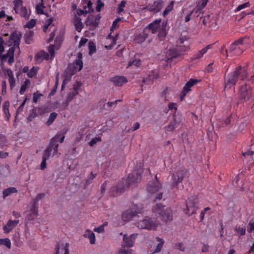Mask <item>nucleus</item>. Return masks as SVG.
<instances>
[{
    "label": "nucleus",
    "mask_w": 254,
    "mask_h": 254,
    "mask_svg": "<svg viewBox=\"0 0 254 254\" xmlns=\"http://www.w3.org/2000/svg\"><path fill=\"white\" fill-rule=\"evenodd\" d=\"M87 7L88 8V10L87 11L89 13L93 12L94 11V9L92 8V3L91 0H88L87 5L84 6L83 8L86 9Z\"/></svg>",
    "instance_id": "nucleus-52"
},
{
    "label": "nucleus",
    "mask_w": 254,
    "mask_h": 254,
    "mask_svg": "<svg viewBox=\"0 0 254 254\" xmlns=\"http://www.w3.org/2000/svg\"><path fill=\"white\" fill-rule=\"evenodd\" d=\"M10 173V170L8 165H6L1 168V175L6 177L9 175Z\"/></svg>",
    "instance_id": "nucleus-34"
},
{
    "label": "nucleus",
    "mask_w": 254,
    "mask_h": 254,
    "mask_svg": "<svg viewBox=\"0 0 254 254\" xmlns=\"http://www.w3.org/2000/svg\"><path fill=\"white\" fill-rule=\"evenodd\" d=\"M236 231L240 234L241 236H243L245 234L246 229L244 228H236Z\"/></svg>",
    "instance_id": "nucleus-64"
},
{
    "label": "nucleus",
    "mask_w": 254,
    "mask_h": 254,
    "mask_svg": "<svg viewBox=\"0 0 254 254\" xmlns=\"http://www.w3.org/2000/svg\"><path fill=\"white\" fill-rule=\"evenodd\" d=\"M173 4H174V1H172L170 2V4L169 5H168L167 7L164 10L163 13V15L164 16H165L166 15H167L168 14V13L173 9Z\"/></svg>",
    "instance_id": "nucleus-42"
},
{
    "label": "nucleus",
    "mask_w": 254,
    "mask_h": 254,
    "mask_svg": "<svg viewBox=\"0 0 254 254\" xmlns=\"http://www.w3.org/2000/svg\"><path fill=\"white\" fill-rule=\"evenodd\" d=\"M76 12H77V14L78 15H81L82 14H83L84 16H85L86 14H87L88 13H89L88 12L87 10H86V9H77V10H76Z\"/></svg>",
    "instance_id": "nucleus-63"
},
{
    "label": "nucleus",
    "mask_w": 254,
    "mask_h": 254,
    "mask_svg": "<svg viewBox=\"0 0 254 254\" xmlns=\"http://www.w3.org/2000/svg\"><path fill=\"white\" fill-rule=\"evenodd\" d=\"M210 16L209 14H207L203 17H200V19H202V22L204 25H206L207 22H210Z\"/></svg>",
    "instance_id": "nucleus-56"
},
{
    "label": "nucleus",
    "mask_w": 254,
    "mask_h": 254,
    "mask_svg": "<svg viewBox=\"0 0 254 254\" xmlns=\"http://www.w3.org/2000/svg\"><path fill=\"white\" fill-rule=\"evenodd\" d=\"M182 122V116L181 114H180L178 112H175V113L174 114L173 116V120L171 122V124H173V125L178 127L180 125V124Z\"/></svg>",
    "instance_id": "nucleus-23"
},
{
    "label": "nucleus",
    "mask_w": 254,
    "mask_h": 254,
    "mask_svg": "<svg viewBox=\"0 0 254 254\" xmlns=\"http://www.w3.org/2000/svg\"><path fill=\"white\" fill-rule=\"evenodd\" d=\"M254 230V219H252L247 226V231L251 233Z\"/></svg>",
    "instance_id": "nucleus-46"
},
{
    "label": "nucleus",
    "mask_w": 254,
    "mask_h": 254,
    "mask_svg": "<svg viewBox=\"0 0 254 254\" xmlns=\"http://www.w3.org/2000/svg\"><path fill=\"white\" fill-rule=\"evenodd\" d=\"M48 52L51 54V59L52 60L55 56V45H51L48 48Z\"/></svg>",
    "instance_id": "nucleus-48"
},
{
    "label": "nucleus",
    "mask_w": 254,
    "mask_h": 254,
    "mask_svg": "<svg viewBox=\"0 0 254 254\" xmlns=\"http://www.w3.org/2000/svg\"><path fill=\"white\" fill-rule=\"evenodd\" d=\"M147 38V34L145 33L139 34L136 36L135 40L137 43H141L144 41Z\"/></svg>",
    "instance_id": "nucleus-32"
},
{
    "label": "nucleus",
    "mask_w": 254,
    "mask_h": 254,
    "mask_svg": "<svg viewBox=\"0 0 254 254\" xmlns=\"http://www.w3.org/2000/svg\"><path fill=\"white\" fill-rule=\"evenodd\" d=\"M250 4L249 2H245L242 4L239 5L237 7V8L236 9V11H240V10H242V9H244L246 7H248L250 6Z\"/></svg>",
    "instance_id": "nucleus-51"
},
{
    "label": "nucleus",
    "mask_w": 254,
    "mask_h": 254,
    "mask_svg": "<svg viewBox=\"0 0 254 254\" xmlns=\"http://www.w3.org/2000/svg\"><path fill=\"white\" fill-rule=\"evenodd\" d=\"M1 245L5 246L7 249H11V242L9 239H1Z\"/></svg>",
    "instance_id": "nucleus-39"
},
{
    "label": "nucleus",
    "mask_w": 254,
    "mask_h": 254,
    "mask_svg": "<svg viewBox=\"0 0 254 254\" xmlns=\"http://www.w3.org/2000/svg\"><path fill=\"white\" fill-rule=\"evenodd\" d=\"M112 81L116 86L119 87L122 86L127 81V78L123 76H115L112 78Z\"/></svg>",
    "instance_id": "nucleus-21"
},
{
    "label": "nucleus",
    "mask_w": 254,
    "mask_h": 254,
    "mask_svg": "<svg viewBox=\"0 0 254 254\" xmlns=\"http://www.w3.org/2000/svg\"><path fill=\"white\" fill-rule=\"evenodd\" d=\"M198 208L197 198L195 196L190 197L186 201V209H185L186 213L189 216L192 215L196 213Z\"/></svg>",
    "instance_id": "nucleus-5"
},
{
    "label": "nucleus",
    "mask_w": 254,
    "mask_h": 254,
    "mask_svg": "<svg viewBox=\"0 0 254 254\" xmlns=\"http://www.w3.org/2000/svg\"><path fill=\"white\" fill-rule=\"evenodd\" d=\"M74 90L69 92L66 99L67 103H69L72 101L73 98L78 94L77 89L74 88Z\"/></svg>",
    "instance_id": "nucleus-33"
},
{
    "label": "nucleus",
    "mask_w": 254,
    "mask_h": 254,
    "mask_svg": "<svg viewBox=\"0 0 254 254\" xmlns=\"http://www.w3.org/2000/svg\"><path fill=\"white\" fill-rule=\"evenodd\" d=\"M18 220H11L9 219L7 224L3 227V230L5 233H9L13 228L15 227L19 223Z\"/></svg>",
    "instance_id": "nucleus-18"
},
{
    "label": "nucleus",
    "mask_w": 254,
    "mask_h": 254,
    "mask_svg": "<svg viewBox=\"0 0 254 254\" xmlns=\"http://www.w3.org/2000/svg\"><path fill=\"white\" fill-rule=\"evenodd\" d=\"M76 69L75 66L73 64L69 65L66 69L65 70L64 74L65 75V78L63 81L62 85V90H64L65 88L66 84L68 82L70 79L71 76L74 74V70Z\"/></svg>",
    "instance_id": "nucleus-12"
},
{
    "label": "nucleus",
    "mask_w": 254,
    "mask_h": 254,
    "mask_svg": "<svg viewBox=\"0 0 254 254\" xmlns=\"http://www.w3.org/2000/svg\"><path fill=\"white\" fill-rule=\"evenodd\" d=\"M186 174V170L183 169H179L174 172L172 176V185L174 187H177L179 183L182 182Z\"/></svg>",
    "instance_id": "nucleus-10"
},
{
    "label": "nucleus",
    "mask_w": 254,
    "mask_h": 254,
    "mask_svg": "<svg viewBox=\"0 0 254 254\" xmlns=\"http://www.w3.org/2000/svg\"><path fill=\"white\" fill-rule=\"evenodd\" d=\"M37 73V70L33 67L29 72L27 73V75L29 78H32L36 75Z\"/></svg>",
    "instance_id": "nucleus-49"
},
{
    "label": "nucleus",
    "mask_w": 254,
    "mask_h": 254,
    "mask_svg": "<svg viewBox=\"0 0 254 254\" xmlns=\"http://www.w3.org/2000/svg\"><path fill=\"white\" fill-rule=\"evenodd\" d=\"M19 14L20 16L25 18L26 19H28L29 17V15L27 14V10L25 6H21L20 9Z\"/></svg>",
    "instance_id": "nucleus-38"
},
{
    "label": "nucleus",
    "mask_w": 254,
    "mask_h": 254,
    "mask_svg": "<svg viewBox=\"0 0 254 254\" xmlns=\"http://www.w3.org/2000/svg\"><path fill=\"white\" fill-rule=\"evenodd\" d=\"M175 248L182 252H184L186 249L185 247L183 245L182 243H178L176 244L175 245Z\"/></svg>",
    "instance_id": "nucleus-50"
},
{
    "label": "nucleus",
    "mask_w": 254,
    "mask_h": 254,
    "mask_svg": "<svg viewBox=\"0 0 254 254\" xmlns=\"http://www.w3.org/2000/svg\"><path fill=\"white\" fill-rule=\"evenodd\" d=\"M252 87L245 84L241 86L239 90V96L241 101L247 102L252 97Z\"/></svg>",
    "instance_id": "nucleus-6"
},
{
    "label": "nucleus",
    "mask_w": 254,
    "mask_h": 254,
    "mask_svg": "<svg viewBox=\"0 0 254 254\" xmlns=\"http://www.w3.org/2000/svg\"><path fill=\"white\" fill-rule=\"evenodd\" d=\"M100 140L101 138L100 137H95L94 138L92 139L88 143V144L90 146H93L94 144H95L97 143V141Z\"/></svg>",
    "instance_id": "nucleus-62"
},
{
    "label": "nucleus",
    "mask_w": 254,
    "mask_h": 254,
    "mask_svg": "<svg viewBox=\"0 0 254 254\" xmlns=\"http://www.w3.org/2000/svg\"><path fill=\"white\" fill-rule=\"evenodd\" d=\"M208 2V0H201V2H199L198 3V5L199 7V8L202 9L204 8Z\"/></svg>",
    "instance_id": "nucleus-61"
},
{
    "label": "nucleus",
    "mask_w": 254,
    "mask_h": 254,
    "mask_svg": "<svg viewBox=\"0 0 254 254\" xmlns=\"http://www.w3.org/2000/svg\"><path fill=\"white\" fill-rule=\"evenodd\" d=\"M161 187L162 185L159 183H157L156 184L152 183L148 185L147 190L149 192L153 193L158 191Z\"/></svg>",
    "instance_id": "nucleus-22"
},
{
    "label": "nucleus",
    "mask_w": 254,
    "mask_h": 254,
    "mask_svg": "<svg viewBox=\"0 0 254 254\" xmlns=\"http://www.w3.org/2000/svg\"><path fill=\"white\" fill-rule=\"evenodd\" d=\"M15 51V48L14 47H10L7 53L1 55V62H3L6 61L8 58V63L9 64H11L14 62V53Z\"/></svg>",
    "instance_id": "nucleus-15"
},
{
    "label": "nucleus",
    "mask_w": 254,
    "mask_h": 254,
    "mask_svg": "<svg viewBox=\"0 0 254 254\" xmlns=\"http://www.w3.org/2000/svg\"><path fill=\"white\" fill-rule=\"evenodd\" d=\"M36 22L35 19H32L27 23L26 26L29 29L32 28L35 25Z\"/></svg>",
    "instance_id": "nucleus-53"
},
{
    "label": "nucleus",
    "mask_w": 254,
    "mask_h": 254,
    "mask_svg": "<svg viewBox=\"0 0 254 254\" xmlns=\"http://www.w3.org/2000/svg\"><path fill=\"white\" fill-rule=\"evenodd\" d=\"M22 0H14V7L13 9L15 10L16 13H18V7L20 6H22Z\"/></svg>",
    "instance_id": "nucleus-40"
},
{
    "label": "nucleus",
    "mask_w": 254,
    "mask_h": 254,
    "mask_svg": "<svg viewBox=\"0 0 254 254\" xmlns=\"http://www.w3.org/2000/svg\"><path fill=\"white\" fill-rule=\"evenodd\" d=\"M9 105V103L8 101L5 102L3 105V111L4 114H5L6 121H8L10 117V115L9 113V109H8Z\"/></svg>",
    "instance_id": "nucleus-28"
},
{
    "label": "nucleus",
    "mask_w": 254,
    "mask_h": 254,
    "mask_svg": "<svg viewBox=\"0 0 254 254\" xmlns=\"http://www.w3.org/2000/svg\"><path fill=\"white\" fill-rule=\"evenodd\" d=\"M96 174H93V172H91L86 180L85 186L89 185L91 183V181L93 180L96 177Z\"/></svg>",
    "instance_id": "nucleus-45"
},
{
    "label": "nucleus",
    "mask_w": 254,
    "mask_h": 254,
    "mask_svg": "<svg viewBox=\"0 0 254 254\" xmlns=\"http://www.w3.org/2000/svg\"><path fill=\"white\" fill-rule=\"evenodd\" d=\"M86 237L89 238L91 244H94L95 242V236L94 233L90 231L87 230L86 233L84 235Z\"/></svg>",
    "instance_id": "nucleus-29"
},
{
    "label": "nucleus",
    "mask_w": 254,
    "mask_h": 254,
    "mask_svg": "<svg viewBox=\"0 0 254 254\" xmlns=\"http://www.w3.org/2000/svg\"><path fill=\"white\" fill-rule=\"evenodd\" d=\"M157 239L158 240V241H161V242H160L157 245L156 249L154 251V253H157L160 252L162 248L163 245L164 243V241L163 240H162V239H160L159 238H157Z\"/></svg>",
    "instance_id": "nucleus-41"
},
{
    "label": "nucleus",
    "mask_w": 254,
    "mask_h": 254,
    "mask_svg": "<svg viewBox=\"0 0 254 254\" xmlns=\"http://www.w3.org/2000/svg\"><path fill=\"white\" fill-rule=\"evenodd\" d=\"M199 81V80L197 79L192 78H190L189 80V81L186 84L185 86L183 87V90L180 94L181 101H183L187 93L190 91V87H192Z\"/></svg>",
    "instance_id": "nucleus-13"
},
{
    "label": "nucleus",
    "mask_w": 254,
    "mask_h": 254,
    "mask_svg": "<svg viewBox=\"0 0 254 254\" xmlns=\"http://www.w3.org/2000/svg\"><path fill=\"white\" fill-rule=\"evenodd\" d=\"M141 210H136L135 206L125 211L122 214V219L125 222H128L138 214H141Z\"/></svg>",
    "instance_id": "nucleus-11"
},
{
    "label": "nucleus",
    "mask_w": 254,
    "mask_h": 254,
    "mask_svg": "<svg viewBox=\"0 0 254 254\" xmlns=\"http://www.w3.org/2000/svg\"><path fill=\"white\" fill-rule=\"evenodd\" d=\"M22 37V34L20 32L15 31L9 37L7 41H5V45L8 46H11L13 44V47H17L19 48L20 39Z\"/></svg>",
    "instance_id": "nucleus-8"
},
{
    "label": "nucleus",
    "mask_w": 254,
    "mask_h": 254,
    "mask_svg": "<svg viewBox=\"0 0 254 254\" xmlns=\"http://www.w3.org/2000/svg\"><path fill=\"white\" fill-rule=\"evenodd\" d=\"M45 196L44 193H39L38 194L36 197L34 199V202L33 204H36V206H38V201L43 198Z\"/></svg>",
    "instance_id": "nucleus-57"
},
{
    "label": "nucleus",
    "mask_w": 254,
    "mask_h": 254,
    "mask_svg": "<svg viewBox=\"0 0 254 254\" xmlns=\"http://www.w3.org/2000/svg\"><path fill=\"white\" fill-rule=\"evenodd\" d=\"M126 3V1L125 0H122L120 4L119 5V6L118 7V10L119 13H120L124 10L123 8L125 6Z\"/></svg>",
    "instance_id": "nucleus-58"
},
{
    "label": "nucleus",
    "mask_w": 254,
    "mask_h": 254,
    "mask_svg": "<svg viewBox=\"0 0 254 254\" xmlns=\"http://www.w3.org/2000/svg\"><path fill=\"white\" fill-rule=\"evenodd\" d=\"M137 226L140 229H146L153 230L157 228V224L152 220V218L146 217L141 220H137Z\"/></svg>",
    "instance_id": "nucleus-7"
},
{
    "label": "nucleus",
    "mask_w": 254,
    "mask_h": 254,
    "mask_svg": "<svg viewBox=\"0 0 254 254\" xmlns=\"http://www.w3.org/2000/svg\"><path fill=\"white\" fill-rule=\"evenodd\" d=\"M104 5V3L101 0H97V6L96 9L97 12H100L101 9V7Z\"/></svg>",
    "instance_id": "nucleus-54"
},
{
    "label": "nucleus",
    "mask_w": 254,
    "mask_h": 254,
    "mask_svg": "<svg viewBox=\"0 0 254 254\" xmlns=\"http://www.w3.org/2000/svg\"><path fill=\"white\" fill-rule=\"evenodd\" d=\"M38 206H36V204H33L26 219L29 221L34 220L38 216Z\"/></svg>",
    "instance_id": "nucleus-19"
},
{
    "label": "nucleus",
    "mask_w": 254,
    "mask_h": 254,
    "mask_svg": "<svg viewBox=\"0 0 254 254\" xmlns=\"http://www.w3.org/2000/svg\"><path fill=\"white\" fill-rule=\"evenodd\" d=\"M181 55L180 52L176 48H171L166 52L167 61H173V60Z\"/></svg>",
    "instance_id": "nucleus-17"
},
{
    "label": "nucleus",
    "mask_w": 254,
    "mask_h": 254,
    "mask_svg": "<svg viewBox=\"0 0 254 254\" xmlns=\"http://www.w3.org/2000/svg\"><path fill=\"white\" fill-rule=\"evenodd\" d=\"M44 51L42 50L35 54V60L37 62L40 63L43 61V57L44 56Z\"/></svg>",
    "instance_id": "nucleus-36"
},
{
    "label": "nucleus",
    "mask_w": 254,
    "mask_h": 254,
    "mask_svg": "<svg viewBox=\"0 0 254 254\" xmlns=\"http://www.w3.org/2000/svg\"><path fill=\"white\" fill-rule=\"evenodd\" d=\"M74 25L77 31L78 32L81 31L83 28V24L81 22V19L78 16H75Z\"/></svg>",
    "instance_id": "nucleus-25"
},
{
    "label": "nucleus",
    "mask_w": 254,
    "mask_h": 254,
    "mask_svg": "<svg viewBox=\"0 0 254 254\" xmlns=\"http://www.w3.org/2000/svg\"><path fill=\"white\" fill-rule=\"evenodd\" d=\"M167 26V22L163 21L162 24L159 26L158 29L157 30V32H158V36L160 38H163L166 36V28Z\"/></svg>",
    "instance_id": "nucleus-24"
},
{
    "label": "nucleus",
    "mask_w": 254,
    "mask_h": 254,
    "mask_svg": "<svg viewBox=\"0 0 254 254\" xmlns=\"http://www.w3.org/2000/svg\"><path fill=\"white\" fill-rule=\"evenodd\" d=\"M152 211L162 221L168 222L173 220V213L171 208L166 207L162 203H157L153 207Z\"/></svg>",
    "instance_id": "nucleus-3"
},
{
    "label": "nucleus",
    "mask_w": 254,
    "mask_h": 254,
    "mask_svg": "<svg viewBox=\"0 0 254 254\" xmlns=\"http://www.w3.org/2000/svg\"><path fill=\"white\" fill-rule=\"evenodd\" d=\"M27 100V98H26L24 99V100L23 101V102L22 103V104L18 108V109H17V111H16V114L20 113V112H21L23 111V107L25 104V103H26Z\"/></svg>",
    "instance_id": "nucleus-55"
},
{
    "label": "nucleus",
    "mask_w": 254,
    "mask_h": 254,
    "mask_svg": "<svg viewBox=\"0 0 254 254\" xmlns=\"http://www.w3.org/2000/svg\"><path fill=\"white\" fill-rule=\"evenodd\" d=\"M30 83V81L28 79H26L24 81L23 84L22 85V86L20 88V89L19 91L20 94L23 95L24 93V92H25V91L26 90L28 85H29Z\"/></svg>",
    "instance_id": "nucleus-35"
},
{
    "label": "nucleus",
    "mask_w": 254,
    "mask_h": 254,
    "mask_svg": "<svg viewBox=\"0 0 254 254\" xmlns=\"http://www.w3.org/2000/svg\"><path fill=\"white\" fill-rule=\"evenodd\" d=\"M86 25H90L96 27L98 25L97 20L94 18V17L92 16L91 18L89 16L87 20L85 21Z\"/></svg>",
    "instance_id": "nucleus-31"
},
{
    "label": "nucleus",
    "mask_w": 254,
    "mask_h": 254,
    "mask_svg": "<svg viewBox=\"0 0 254 254\" xmlns=\"http://www.w3.org/2000/svg\"><path fill=\"white\" fill-rule=\"evenodd\" d=\"M17 190L15 187H10L5 189L2 191L3 197L5 198L12 193H16Z\"/></svg>",
    "instance_id": "nucleus-26"
},
{
    "label": "nucleus",
    "mask_w": 254,
    "mask_h": 254,
    "mask_svg": "<svg viewBox=\"0 0 254 254\" xmlns=\"http://www.w3.org/2000/svg\"><path fill=\"white\" fill-rule=\"evenodd\" d=\"M89 55L91 56L93 53L96 51V48L95 44L92 41H90L88 43Z\"/></svg>",
    "instance_id": "nucleus-30"
},
{
    "label": "nucleus",
    "mask_w": 254,
    "mask_h": 254,
    "mask_svg": "<svg viewBox=\"0 0 254 254\" xmlns=\"http://www.w3.org/2000/svg\"><path fill=\"white\" fill-rule=\"evenodd\" d=\"M141 64V61L139 59H135L132 61H130L128 63V66L134 65L136 66H139Z\"/></svg>",
    "instance_id": "nucleus-47"
},
{
    "label": "nucleus",
    "mask_w": 254,
    "mask_h": 254,
    "mask_svg": "<svg viewBox=\"0 0 254 254\" xmlns=\"http://www.w3.org/2000/svg\"><path fill=\"white\" fill-rule=\"evenodd\" d=\"M36 117V110L35 108L30 111V114L27 118V120L29 122L32 121Z\"/></svg>",
    "instance_id": "nucleus-43"
},
{
    "label": "nucleus",
    "mask_w": 254,
    "mask_h": 254,
    "mask_svg": "<svg viewBox=\"0 0 254 254\" xmlns=\"http://www.w3.org/2000/svg\"><path fill=\"white\" fill-rule=\"evenodd\" d=\"M161 19H156L148 25V29L151 30L152 33H157V30L161 25Z\"/></svg>",
    "instance_id": "nucleus-20"
},
{
    "label": "nucleus",
    "mask_w": 254,
    "mask_h": 254,
    "mask_svg": "<svg viewBox=\"0 0 254 254\" xmlns=\"http://www.w3.org/2000/svg\"><path fill=\"white\" fill-rule=\"evenodd\" d=\"M205 52L203 50V49L200 50L198 51L197 53L195 54L192 58V60H195L200 59L201 57H202L203 55L205 54Z\"/></svg>",
    "instance_id": "nucleus-44"
},
{
    "label": "nucleus",
    "mask_w": 254,
    "mask_h": 254,
    "mask_svg": "<svg viewBox=\"0 0 254 254\" xmlns=\"http://www.w3.org/2000/svg\"><path fill=\"white\" fill-rule=\"evenodd\" d=\"M42 96H43V95L41 93H38V91L34 93L33 97V102L36 103L37 102L39 98Z\"/></svg>",
    "instance_id": "nucleus-59"
},
{
    "label": "nucleus",
    "mask_w": 254,
    "mask_h": 254,
    "mask_svg": "<svg viewBox=\"0 0 254 254\" xmlns=\"http://www.w3.org/2000/svg\"><path fill=\"white\" fill-rule=\"evenodd\" d=\"M64 135L61 133H57L54 137L52 138L50 140V144L48 146L44 151L42 158L45 157L48 160L51 154L52 150H54L53 155L57 154L58 150L59 144L58 141L60 139L59 142L62 143L64 139Z\"/></svg>",
    "instance_id": "nucleus-4"
},
{
    "label": "nucleus",
    "mask_w": 254,
    "mask_h": 254,
    "mask_svg": "<svg viewBox=\"0 0 254 254\" xmlns=\"http://www.w3.org/2000/svg\"><path fill=\"white\" fill-rule=\"evenodd\" d=\"M143 172V165L141 163H137L134 170L128 174L127 179H122L126 187L128 188L131 186L136 185L139 183L141 179V174Z\"/></svg>",
    "instance_id": "nucleus-2"
},
{
    "label": "nucleus",
    "mask_w": 254,
    "mask_h": 254,
    "mask_svg": "<svg viewBox=\"0 0 254 254\" xmlns=\"http://www.w3.org/2000/svg\"><path fill=\"white\" fill-rule=\"evenodd\" d=\"M176 128H177V127H175L173 124L170 123L169 125L165 127V130L167 132H171Z\"/></svg>",
    "instance_id": "nucleus-60"
},
{
    "label": "nucleus",
    "mask_w": 254,
    "mask_h": 254,
    "mask_svg": "<svg viewBox=\"0 0 254 254\" xmlns=\"http://www.w3.org/2000/svg\"><path fill=\"white\" fill-rule=\"evenodd\" d=\"M34 32L32 31H29L25 33L24 35L25 42L27 44H30L33 40Z\"/></svg>",
    "instance_id": "nucleus-27"
},
{
    "label": "nucleus",
    "mask_w": 254,
    "mask_h": 254,
    "mask_svg": "<svg viewBox=\"0 0 254 254\" xmlns=\"http://www.w3.org/2000/svg\"><path fill=\"white\" fill-rule=\"evenodd\" d=\"M58 114L55 112H53L50 114L49 119L46 122V124L48 126L51 125L57 118Z\"/></svg>",
    "instance_id": "nucleus-37"
},
{
    "label": "nucleus",
    "mask_w": 254,
    "mask_h": 254,
    "mask_svg": "<svg viewBox=\"0 0 254 254\" xmlns=\"http://www.w3.org/2000/svg\"><path fill=\"white\" fill-rule=\"evenodd\" d=\"M137 234H132L129 237H127V234L124 235L123 237V244L122 246L124 247L131 248L133 247L134 241L136 238Z\"/></svg>",
    "instance_id": "nucleus-14"
},
{
    "label": "nucleus",
    "mask_w": 254,
    "mask_h": 254,
    "mask_svg": "<svg viewBox=\"0 0 254 254\" xmlns=\"http://www.w3.org/2000/svg\"><path fill=\"white\" fill-rule=\"evenodd\" d=\"M127 188L124 181L121 180L120 181L117 186L112 187L109 190V194L113 197H117L122 194L125 190Z\"/></svg>",
    "instance_id": "nucleus-9"
},
{
    "label": "nucleus",
    "mask_w": 254,
    "mask_h": 254,
    "mask_svg": "<svg viewBox=\"0 0 254 254\" xmlns=\"http://www.w3.org/2000/svg\"><path fill=\"white\" fill-rule=\"evenodd\" d=\"M164 4L163 0H157L151 5H148L146 7L147 10L154 13H157L161 10Z\"/></svg>",
    "instance_id": "nucleus-16"
},
{
    "label": "nucleus",
    "mask_w": 254,
    "mask_h": 254,
    "mask_svg": "<svg viewBox=\"0 0 254 254\" xmlns=\"http://www.w3.org/2000/svg\"><path fill=\"white\" fill-rule=\"evenodd\" d=\"M242 69V67L239 66L236 67L233 72L229 73H225L224 77L225 88H230L232 86L235 85L240 76L242 77V80L247 78L248 73L246 70H243V73L241 75Z\"/></svg>",
    "instance_id": "nucleus-1"
}]
</instances>
